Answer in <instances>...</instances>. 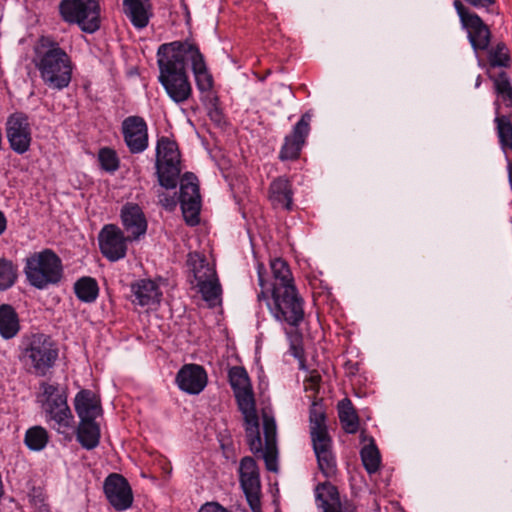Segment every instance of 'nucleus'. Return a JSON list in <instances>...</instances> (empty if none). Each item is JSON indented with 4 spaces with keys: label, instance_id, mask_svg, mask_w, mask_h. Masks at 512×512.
<instances>
[{
    "label": "nucleus",
    "instance_id": "3",
    "mask_svg": "<svg viewBox=\"0 0 512 512\" xmlns=\"http://www.w3.org/2000/svg\"><path fill=\"white\" fill-rule=\"evenodd\" d=\"M228 376L239 410L244 417L247 443L251 451H260L261 437L259 433V420L248 373L243 367L234 366L229 370Z\"/></svg>",
    "mask_w": 512,
    "mask_h": 512
},
{
    "label": "nucleus",
    "instance_id": "43",
    "mask_svg": "<svg viewBox=\"0 0 512 512\" xmlns=\"http://www.w3.org/2000/svg\"><path fill=\"white\" fill-rule=\"evenodd\" d=\"M321 376L317 372L310 374L309 378L305 381V390L312 391L314 394L318 392Z\"/></svg>",
    "mask_w": 512,
    "mask_h": 512
},
{
    "label": "nucleus",
    "instance_id": "7",
    "mask_svg": "<svg viewBox=\"0 0 512 512\" xmlns=\"http://www.w3.org/2000/svg\"><path fill=\"white\" fill-rule=\"evenodd\" d=\"M38 396L48 422L60 434H68L74 428V416L67 403L66 393L58 385L43 382Z\"/></svg>",
    "mask_w": 512,
    "mask_h": 512
},
{
    "label": "nucleus",
    "instance_id": "26",
    "mask_svg": "<svg viewBox=\"0 0 512 512\" xmlns=\"http://www.w3.org/2000/svg\"><path fill=\"white\" fill-rule=\"evenodd\" d=\"M133 302L140 306H153L160 302L162 292L156 282L141 279L131 285Z\"/></svg>",
    "mask_w": 512,
    "mask_h": 512
},
{
    "label": "nucleus",
    "instance_id": "39",
    "mask_svg": "<svg viewBox=\"0 0 512 512\" xmlns=\"http://www.w3.org/2000/svg\"><path fill=\"white\" fill-rule=\"evenodd\" d=\"M17 278L16 269L12 262L0 260V289L5 290L11 287Z\"/></svg>",
    "mask_w": 512,
    "mask_h": 512
},
{
    "label": "nucleus",
    "instance_id": "21",
    "mask_svg": "<svg viewBox=\"0 0 512 512\" xmlns=\"http://www.w3.org/2000/svg\"><path fill=\"white\" fill-rule=\"evenodd\" d=\"M124 141L131 153H141L148 146V127L140 116H129L122 122Z\"/></svg>",
    "mask_w": 512,
    "mask_h": 512
},
{
    "label": "nucleus",
    "instance_id": "23",
    "mask_svg": "<svg viewBox=\"0 0 512 512\" xmlns=\"http://www.w3.org/2000/svg\"><path fill=\"white\" fill-rule=\"evenodd\" d=\"M121 219L128 239L136 240L146 233L147 221L139 205L133 203L124 205L121 210Z\"/></svg>",
    "mask_w": 512,
    "mask_h": 512
},
{
    "label": "nucleus",
    "instance_id": "12",
    "mask_svg": "<svg viewBox=\"0 0 512 512\" xmlns=\"http://www.w3.org/2000/svg\"><path fill=\"white\" fill-rule=\"evenodd\" d=\"M270 269L271 275L266 272L263 264H259L257 267L260 297L282 287L295 286L291 270L286 261L275 258L270 262Z\"/></svg>",
    "mask_w": 512,
    "mask_h": 512
},
{
    "label": "nucleus",
    "instance_id": "42",
    "mask_svg": "<svg viewBox=\"0 0 512 512\" xmlns=\"http://www.w3.org/2000/svg\"><path fill=\"white\" fill-rule=\"evenodd\" d=\"M265 446H276V424L272 417H263Z\"/></svg>",
    "mask_w": 512,
    "mask_h": 512
},
{
    "label": "nucleus",
    "instance_id": "18",
    "mask_svg": "<svg viewBox=\"0 0 512 512\" xmlns=\"http://www.w3.org/2000/svg\"><path fill=\"white\" fill-rule=\"evenodd\" d=\"M310 435L320 471L325 477L333 478L337 473V464L328 431H315Z\"/></svg>",
    "mask_w": 512,
    "mask_h": 512
},
{
    "label": "nucleus",
    "instance_id": "25",
    "mask_svg": "<svg viewBox=\"0 0 512 512\" xmlns=\"http://www.w3.org/2000/svg\"><path fill=\"white\" fill-rule=\"evenodd\" d=\"M269 200L274 208L290 211L293 206L291 182L285 177L274 179L269 186Z\"/></svg>",
    "mask_w": 512,
    "mask_h": 512
},
{
    "label": "nucleus",
    "instance_id": "16",
    "mask_svg": "<svg viewBox=\"0 0 512 512\" xmlns=\"http://www.w3.org/2000/svg\"><path fill=\"white\" fill-rule=\"evenodd\" d=\"M239 480L246 498L254 512H260V473L256 461L249 456L241 459Z\"/></svg>",
    "mask_w": 512,
    "mask_h": 512
},
{
    "label": "nucleus",
    "instance_id": "10",
    "mask_svg": "<svg viewBox=\"0 0 512 512\" xmlns=\"http://www.w3.org/2000/svg\"><path fill=\"white\" fill-rule=\"evenodd\" d=\"M188 264L193 271L196 285L199 287L203 299L210 305H215L221 294L215 269L198 253L188 255Z\"/></svg>",
    "mask_w": 512,
    "mask_h": 512
},
{
    "label": "nucleus",
    "instance_id": "45",
    "mask_svg": "<svg viewBox=\"0 0 512 512\" xmlns=\"http://www.w3.org/2000/svg\"><path fill=\"white\" fill-rule=\"evenodd\" d=\"M198 512H228L226 509L216 503H208L201 507Z\"/></svg>",
    "mask_w": 512,
    "mask_h": 512
},
{
    "label": "nucleus",
    "instance_id": "37",
    "mask_svg": "<svg viewBox=\"0 0 512 512\" xmlns=\"http://www.w3.org/2000/svg\"><path fill=\"white\" fill-rule=\"evenodd\" d=\"M363 465L369 474L375 473L380 466V453L376 445L371 442L364 446L360 452Z\"/></svg>",
    "mask_w": 512,
    "mask_h": 512
},
{
    "label": "nucleus",
    "instance_id": "35",
    "mask_svg": "<svg viewBox=\"0 0 512 512\" xmlns=\"http://www.w3.org/2000/svg\"><path fill=\"white\" fill-rule=\"evenodd\" d=\"M487 63L490 68L507 67L510 62L508 48L502 42L497 43L495 46L488 47Z\"/></svg>",
    "mask_w": 512,
    "mask_h": 512
},
{
    "label": "nucleus",
    "instance_id": "41",
    "mask_svg": "<svg viewBox=\"0 0 512 512\" xmlns=\"http://www.w3.org/2000/svg\"><path fill=\"white\" fill-rule=\"evenodd\" d=\"M254 454H258V453H261L264 461H265V465H266V468L267 470L271 471V472H277L278 471V466H277V446H265V448L263 449V447L261 446V450L260 451H257V452H254L252 451Z\"/></svg>",
    "mask_w": 512,
    "mask_h": 512
},
{
    "label": "nucleus",
    "instance_id": "36",
    "mask_svg": "<svg viewBox=\"0 0 512 512\" xmlns=\"http://www.w3.org/2000/svg\"><path fill=\"white\" fill-rule=\"evenodd\" d=\"M494 121L502 149L510 148L512 150V114L496 116Z\"/></svg>",
    "mask_w": 512,
    "mask_h": 512
},
{
    "label": "nucleus",
    "instance_id": "50",
    "mask_svg": "<svg viewBox=\"0 0 512 512\" xmlns=\"http://www.w3.org/2000/svg\"><path fill=\"white\" fill-rule=\"evenodd\" d=\"M294 351H295V352H294V355H295L296 357H300V353H299V351H298L296 348H294Z\"/></svg>",
    "mask_w": 512,
    "mask_h": 512
},
{
    "label": "nucleus",
    "instance_id": "14",
    "mask_svg": "<svg viewBox=\"0 0 512 512\" xmlns=\"http://www.w3.org/2000/svg\"><path fill=\"white\" fill-rule=\"evenodd\" d=\"M5 133L9 146L15 153L24 154L30 149L32 127L26 114H11L6 121Z\"/></svg>",
    "mask_w": 512,
    "mask_h": 512
},
{
    "label": "nucleus",
    "instance_id": "47",
    "mask_svg": "<svg viewBox=\"0 0 512 512\" xmlns=\"http://www.w3.org/2000/svg\"><path fill=\"white\" fill-rule=\"evenodd\" d=\"M507 170H508L509 184H510V187L512 188V160H508Z\"/></svg>",
    "mask_w": 512,
    "mask_h": 512
},
{
    "label": "nucleus",
    "instance_id": "34",
    "mask_svg": "<svg viewBox=\"0 0 512 512\" xmlns=\"http://www.w3.org/2000/svg\"><path fill=\"white\" fill-rule=\"evenodd\" d=\"M49 440L48 432L41 426H33L25 433V444L29 449L40 451L45 448Z\"/></svg>",
    "mask_w": 512,
    "mask_h": 512
},
{
    "label": "nucleus",
    "instance_id": "13",
    "mask_svg": "<svg viewBox=\"0 0 512 512\" xmlns=\"http://www.w3.org/2000/svg\"><path fill=\"white\" fill-rule=\"evenodd\" d=\"M184 64H191L197 88L201 92H208L213 88V77L208 70L203 54L198 46L189 41H176Z\"/></svg>",
    "mask_w": 512,
    "mask_h": 512
},
{
    "label": "nucleus",
    "instance_id": "2",
    "mask_svg": "<svg viewBox=\"0 0 512 512\" xmlns=\"http://www.w3.org/2000/svg\"><path fill=\"white\" fill-rule=\"evenodd\" d=\"M177 42L160 45L157 51L159 82L175 103H184L192 96V85Z\"/></svg>",
    "mask_w": 512,
    "mask_h": 512
},
{
    "label": "nucleus",
    "instance_id": "9",
    "mask_svg": "<svg viewBox=\"0 0 512 512\" xmlns=\"http://www.w3.org/2000/svg\"><path fill=\"white\" fill-rule=\"evenodd\" d=\"M156 168L159 183L166 189H173L181 172L180 152L175 141L162 137L157 142Z\"/></svg>",
    "mask_w": 512,
    "mask_h": 512
},
{
    "label": "nucleus",
    "instance_id": "31",
    "mask_svg": "<svg viewBox=\"0 0 512 512\" xmlns=\"http://www.w3.org/2000/svg\"><path fill=\"white\" fill-rule=\"evenodd\" d=\"M20 330V323L15 309L3 304L0 306V335L5 339H11Z\"/></svg>",
    "mask_w": 512,
    "mask_h": 512
},
{
    "label": "nucleus",
    "instance_id": "32",
    "mask_svg": "<svg viewBox=\"0 0 512 512\" xmlns=\"http://www.w3.org/2000/svg\"><path fill=\"white\" fill-rule=\"evenodd\" d=\"M338 416L343 429L350 434H354L359 429V417L354 409L352 402L348 398L342 399L338 405Z\"/></svg>",
    "mask_w": 512,
    "mask_h": 512
},
{
    "label": "nucleus",
    "instance_id": "38",
    "mask_svg": "<svg viewBox=\"0 0 512 512\" xmlns=\"http://www.w3.org/2000/svg\"><path fill=\"white\" fill-rule=\"evenodd\" d=\"M325 419L326 416L323 406L321 403L313 401L309 413L310 433L327 430Z\"/></svg>",
    "mask_w": 512,
    "mask_h": 512
},
{
    "label": "nucleus",
    "instance_id": "30",
    "mask_svg": "<svg viewBox=\"0 0 512 512\" xmlns=\"http://www.w3.org/2000/svg\"><path fill=\"white\" fill-rule=\"evenodd\" d=\"M76 436L83 448L94 449L100 441V427L95 420L80 421Z\"/></svg>",
    "mask_w": 512,
    "mask_h": 512
},
{
    "label": "nucleus",
    "instance_id": "33",
    "mask_svg": "<svg viewBox=\"0 0 512 512\" xmlns=\"http://www.w3.org/2000/svg\"><path fill=\"white\" fill-rule=\"evenodd\" d=\"M74 292L79 300L90 303L97 298L99 287L94 278L82 277L74 284Z\"/></svg>",
    "mask_w": 512,
    "mask_h": 512
},
{
    "label": "nucleus",
    "instance_id": "11",
    "mask_svg": "<svg viewBox=\"0 0 512 512\" xmlns=\"http://www.w3.org/2000/svg\"><path fill=\"white\" fill-rule=\"evenodd\" d=\"M453 6L457 11L462 28L467 32L469 42L474 51L478 53L488 49L492 37L488 25L460 0H455Z\"/></svg>",
    "mask_w": 512,
    "mask_h": 512
},
{
    "label": "nucleus",
    "instance_id": "15",
    "mask_svg": "<svg viewBox=\"0 0 512 512\" xmlns=\"http://www.w3.org/2000/svg\"><path fill=\"white\" fill-rule=\"evenodd\" d=\"M180 203L187 224L191 226L198 224L201 196L198 179L193 173H185L181 178Z\"/></svg>",
    "mask_w": 512,
    "mask_h": 512
},
{
    "label": "nucleus",
    "instance_id": "24",
    "mask_svg": "<svg viewBox=\"0 0 512 512\" xmlns=\"http://www.w3.org/2000/svg\"><path fill=\"white\" fill-rule=\"evenodd\" d=\"M74 407L80 421L95 420L102 414L100 399L90 390H81L76 394Z\"/></svg>",
    "mask_w": 512,
    "mask_h": 512
},
{
    "label": "nucleus",
    "instance_id": "29",
    "mask_svg": "<svg viewBox=\"0 0 512 512\" xmlns=\"http://www.w3.org/2000/svg\"><path fill=\"white\" fill-rule=\"evenodd\" d=\"M488 75L493 80L494 90L496 93L495 112L496 116L500 114L501 106L506 108L512 107V85L505 72H500L497 76H493L488 69Z\"/></svg>",
    "mask_w": 512,
    "mask_h": 512
},
{
    "label": "nucleus",
    "instance_id": "17",
    "mask_svg": "<svg viewBox=\"0 0 512 512\" xmlns=\"http://www.w3.org/2000/svg\"><path fill=\"white\" fill-rule=\"evenodd\" d=\"M311 115L305 113L295 124L290 134L284 138V143L279 152V159L282 161L296 160L305 144L310 132Z\"/></svg>",
    "mask_w": 512,
    "mask_h": 512
},
{
    "label": "nucleus",
    "instance_id": "6",
    "mask_svg": "<svg viewBox=\"0 0 512 512\" xmlns=\"http://www.w3.org/2000/svg\"><path fill=\"white\" fill-rule=\"evenodd\" d=\"M24 274L31 286L44 290L62 280V260L52 249L33 252L25 258Z\"/></svg>",
    "mask_w": 512,
    "mask_h": 512
},
{
    "label": "nucleus",
    "instance_id": "46",
    "mask_svg": "<svg viewBox=\"0 0 512 512\" xmlns=\"http://www.w3.org/2000/svg\"><path fill=\"white\" fill-rule=\"evenodd\" d=\"M7 228V219L2 211H0V235H2Z\"/></svg>",
    "mask_w": 512,
    "mask_h": 512
},
{
    "label": "nucleus",
    "instance_id": "4",
    "mask_svg": "<svg viewBox=\"0 0 512 512\" xmlns=\"http://www.w3.org/2000/svg\"><path fill=\"white\" fill-rule=\"evenodd\" d=\"M257 300L265 302L273 318L281 324L296 328L304 320V300L296 286L282 287L263 297L257 293Z\"/></svg>",
    "mask_w": 512,
    "mask_h": 512
},
{
    "label": "nucleus",
    "instance_id": "19",
    "mask_svg": "<svg viewBox=\"0 0 512 512\" xmlns=\"http://www.w3.org/2000/svg\"><path fill=\"white\" fill-rule=\"evenodd\" d=\"M104 492L109 503L118 511L127 510L133 503L131 487L120 474L114 473L106 478Z\"/></svg>",
    "mask_w": 512,
    "mask_h": 512
},
{
    "label": "nucleus",
    "instance_id": "44",
    "mask_svg": "<svg viewBox=\"0 0 512 512\" xmlns=\"http://www.w3.org/2000/svg\"><path fill=\"white\" fill-rule=\"evenodd\" d=\"M158 198H159V203L167 210H173L177 205V201H176L175 197L169 196L168 194H166L164 192L160 193L158 195Z\"/></svg>",
    "mask_w": 512,
    "mask_h": 512
},
{
    "label": "nucleus",
    "instance_id": "27",
    "mask_svg": "<svg viewBox=\"0 0 512 512\" xmlns=\"http://www.w3.org/2000/svg\"><path fill=\"white\" fill-rule=\"evenodd\" d=\"M125 15L137 29L145 28L153 15L150 0H123Z\"/></svg>",
    "mask_w": 512,
    "mask_h": 512
},
{
    "label": "nucleus",
    "instance_id": "5",
    "mask_svg": "<svg viewBox=\"0 0 512 512\" xmlns=\"http://www.w3.org/2000/svg\"><path fill=\"white\" fill-rule=\"evenodd\" d=\"M58 356V346L48 335L33 334L22 342L20 360L37 376H46L55 366Z\"/></svg>",
    "mask_w": 512,
    "mask_h": 512
},
{
    "label": "nucleus",
    "instance_id": "28",
    "mask_svg": "<svg viewBox=\"0 0 512 512\" xmlns=\"http://www.w3.org/2000/svg\"><path fill=\"white\" fill-rule=\"evenodd\" d=\"M316 501L323 512H341L343 507L337 488L330 482H323L315 489Z\"/></svg>",
    "mask_w": 512,
    "mask_h": 512
},
{
    "label": "nucleus",
    "instance_id": "1",
    "mask_svg": "<svg viewBox=\"0 0 512 512\" xmlns=\"http://www.w3.org/2000/svg\"><path fill=\"white\" fill-rule=\"evenodd\" d=\"M32 62L43 82L53 89H63L71 81V60L58 42L50 36H41L33 47Z\"/></svg>",
    "mask_w": 512,
    "mask_h": 512
},
{
    "label": "nucleus",
    "instance_id": "20",
    "mask_svg": "<svg viewBox=\"0 0 512 512\" xmlns=\"http://www.w3.org/2000/svg\"><path fill=\"white\" fill-rule=\"evenodd\" d=\"M122 230L115 225H106L99 234L101 253L110 261H117L126 255V241Z\"/></svg>",
    "mask_w": 512,
    "mask_h": 512
},
{
    "label": "nucleus",
    "instance_id": "8",
    "mask_svg": "<svg viewBox=\"0 0 512 512\" xmlns=\"http://www.w3.org/2000/svg\"><path fill=\"white\" fill-rule=\"evenodd\" d=\"M59 12L69 24H77L83 32L94 33L101 25L99 0H61Z\"/></svg>",
    "mask_w": 512,
    "mask_h": 512
},
{
    "label": "nucleus",
    "instance_id": "22",
    "mask_svg": "<svg viewBox=\"0 0 512 512\" xmlns=\"http://www.w3.org/2000/svg\"><path fill=\"white\" fill-rule=\"evenodd\" d=\"M208 376L205 369L197 364H185L176 375L178 387L192 395L201 393L206 387Z\"/></svg>",
    "mask_w": 512,
    "mask_h": 512
},
{
    "label": "nucleus",
    "instance_id": "49",
    "mask_svg": "<svg viewBox=\"0 0 512 512\" xmlns=\"http://www.w3.org/2000/svg\"><path fill=\"white\" fill-rule=\"evenodd\" d=\"M479 65L482 67L486 66V64L484 63V61L482 59H479Z\"/></svg>",
    "mask_w": 512,
    "mask_h": 512
},
{
    "label": "nucleus",
    "instance_id": "40",
    "mask_svg": "<svg viewBox=\"0 0 512 512\" xmlns=\"http://www.w3.org/2000/svg\"><path fill=\"white\" fill-rule=\"evenodd\" d=\"M99 161L101 167L109 172H113L119 167V161L115 151L109 148H103L100 150Z\"/></svg>",
    "mask_w": 512,
    "mask_h": 512
},
{
    "label": "nucleus",
    "instance_id": "48",
    "mask_svg": "<svg viewBox=\"0 0 512 512\" xmlns=\"http://www.w3.org/2000/svg\"><path fill=\"white\" fill-rule=\"evenodd\" d=\"M480 84H481V76H478V77H477V80H476V84H475V86H476V87H479V86H480Z\"/></svg>",
    "mask_w": 512,
    "mask_h": 512
}]
</instances>
